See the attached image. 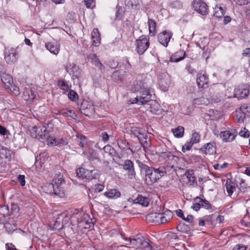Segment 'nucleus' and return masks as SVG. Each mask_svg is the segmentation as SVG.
<instances>
[{
    "instance_id": "obj_1",
    "label": "nucleus",
    "mask_w": 250,
    "mask_h": 250,
    "mask_svg": "<svg viewBox=\"0 0 250 250\" xmlns=\"http://www.w3.org/2000/svg\"><path fill=\"white\" fill-rule=\"evenodd\" d=\"M151 79L145 78L140 81H136L134 83V89L135 91L139 92L140 95L129 100L131 104L143 105L146 104L150 101L152 95L150 91L151 87Z\"/></svg>"
},
{
    "instance_id": "obj_2",
    "label": "nucleus",
    "mask_w": 250,
    "mask_h": 250,
    "mask_svg": "<svg viewBox=\"0 0 250 250\" xmlns=\"http://www.w3.org/2000/svg\"><path fill=\"white\" fill-rule=\"evenodd\" d=\"M165 174L166 171L163 168H156L150 167L148 170H146L145 173L146 183L147 185L151 186L164 176Z\"/></svg>"
},
{
    "instance_id": "obj_3",
    "label": "nucleus",
    "mask_w": 250,
    "mask_h": 250,
    "mask_svg": "<svg viewBox=\"0 0 250 250\" xmlns=\"http://www.w3.org/2000/svg\"><path fill=\"white\" fill-rule=\"evenodd\" d=\"M131 133L138 138L144 149L147 148L150 146V139L148 138L147 133L144 129L132 126L131 127Z\"/></svg>"
},
{
    "instance_id": "obj_4",
    "label": "nucleus",
    "mask_w": 250,
    "mask_h": 250,
    "mask_svg": "<svg viewBox=\"0 0 250 250\" xmlns=\"http://www.w3.org/2000/svg\"><path fill=\"white\" fill-rule=\"evenodd\" d=\"M93 226L94 222L90 215L83 212L80 213L77 218V227L78 229L82 230L83 229H91Z\"/></svg>"
},
{
    "instance_id": "obj_5",
    "label": "nucleus",
    "mask_w": 250,
    "mask_h": 250,
    "mask_svg": "<svg viewBox=\"0 0 250 250\" xmlns=\"http://www.w3.org/2000/svg\"><path fill=\"white\" fill-rule=\"evenodd\" d=\"M149 39L148 36L142 35L136 40V50L139 54H143L146 51L150 45Z\"/></svg>"
},
{
    "instance_id": "obj_6",
    "label": "nucleus",
    "mask_w": 250,
    "mask_h": 250,
    "mask_svg": "<svg viewBox=\"0 0 250 250\" xmlns=\"http://www.w3.org/2000/svg\"><path fill=\"white\" fill-rule=\"evenodd\" d=\"M5 60L7 63L13 64L15 63L19 56L20 51L19 47L7 48L5 51Z\"/></svg>"
},
{
    "instance_id": "obj_7",
    "label": "nucleus",
    "mask_w": 250,
    "mask_h": 250,
    "mask_svg": "<svg viewBox=\"0 0 250 250\" xmlns=\"http://www.w3.org/2000/svg\"><path fill=\"white\" fill-rule=\"evenodd\" d=\"M194 11L203 16H206L209 13L208 6L203 0H193L192 2Z\"/></svg>"
},
{
    "instance_id": "obj_8",
    "label": "nucleus",
    "mask_w": 250,
    "mask_h": 250,
    "mask_svg": "<svg viewBox=\"0 0 250 250\" xmlns=\"http://www.w3.org/2000/svg\"><path fill=\"white\" fill-rule=\"evenodd\" d=\"M42 191L50 196L54 197V198H62V191L58 190V189L55 188V186L53 185V183H46L43 185V186L41 187Z\"/></svg>"
},
{
    "instance_id": "obj_9",
    "label": "nucleus",
    "mask_w": 250,
    "mask_h": 250,
    "mask_svg": "<svg viewBox=\"0 0 250 250\" xmlns=\"http://www.w3.org/2000/svg\"><path fill=\"white\" fill-rule=\"evenodd\" d=\"M250 94V85L243 84L236 87L234 90V97L238 99L247 98Z\"/></svg>"
},
{
    "instance_id": "obj_10",
    "label": "nucleus",
    "mask_w": 250,
    "mask_h": 250,
    "mask_svg": "<svg viewBox=\"0 0 250 250\" xmlns=\"http://www.w3.org/2000/svg\"><path fill=\"white\" fill-rule=\"evenodd\" d=\"M53 182H54L53 185L55 186V188H56L59 191V190H61L62 196L64 197L65 192L63 185L65 184V181L63 175L60 172L56 173L54 177Z\"/></svg>"
},
{
    "instance_id": "obj_11",
    "label": "nucleus",
    "mask_w": 250,
    "mask_h": 250,
    "mask_svg": "<svg viewBox=\"0 0 250 250\" xmlns=\"http://www.w3.org/2000/svg\"><path fill=\"white\" fill-rule=\"evenodd\" d=\"M172 35V32L165 30L158 34L157 36L158 41L164 46L167 47Z\"/></svg>"
},
{
    "instance_id": "obj_12",
    "label": "nucleus",
    "mask_w": 250,
    "mask_h": 250,
    "mask_svg": "<svg viewBox=\"0 0 250 250\" xmlns=\"http://www.w3.org/2000/svg\"><path fill=\"white\" fill-rule=\"evenodd\" d=\"M119 166H122L123 168L127 171V174L130 179L135 177L136 173L134 170L133 163L129 159L125 160L123 164H118Z\"/></svg>"
},
{
    "instance_id": "obj_13",
    "label": "nucleus",
    "mask_w": 250,
    "mask_h": 250,
    "mask_svg": "<svg viewBox=\"0 0 250 250\" xmlns=\"http://www.w3.org/2000/svg\"><path fill=\"white\" fill-rule=\"evenodd\" d=\"M216 143L210 142L205 144L199 149V152L202 154H213L216 152Z\"/></svg>"
},
{
    "instance_id": "obj_14",
    "label": "nucleus",
    "mask_w": 250,
    "mask_h": 250,
    "mask_svg": "<svg viewBox=\"0 0 250 250\" xmlns=\"http://www.w3.org/2000/svg\"><path fill=\"white\" fill-rule=\"evenodd\" d=\"M66 70L70 75L72 76L73 79H79L81 75V71L78 67L74 63H70L66 68Z\"/></svg>"
},
{
    "instance_id": "obj_15",
    "label": "nucleus",
    "mask_w": 250,
    "mask_h": 250,
    "mask_svg": "<svg viewBox=\"0 0 250 250\" xmlns=\"http://www.w3.org/2000/svg\"><path fill=\"white\" fill-rule=\"evenodd\" d=\"M196 82L199 88H203L208 83V77L204 71L199 72L197 75Z\"/></svg>"
},
{
    "instance_id": "obj_16",
    "label": "nucleus",
    "mask_w": 250,
    "mask_h": 250,
    "mask_svg": "<svg viewBox=\"0 0 250 250\" xmlns=\"http://www.w3.org/2000/svg\"><path fill=\"white\" fill-rule=\"evenodd\" d=\"M193 229V224L188 225L185 223L180 221L177 226L176 229L178 231L190 235L191 230Z\"/></svg>"
},
{
    "instance_id": "obj_17",
    "label": "nucleus",
    "mask_w": 250,
    "mask_h": 250,
    "mask_svg": "<svg viewBox=\"0 0 250 250\" xmlns=\"http://www.w3.org/2000/svg\"><path fill=\"white\" fill-rule=\"evenodd\" d=\"M147 103H149L148 104L150 105L151 113L155 115H160L161 114L163 109L157 102L155 100H152L151 98L150 101Z\"/></svg>"
},
{
    "instance_id": "obj_18",
    "label": "nucleus",
    "mask_w": 250,
    "mask_h": 250,
    "mask_svg": "<svg viewBox=\"0 0 250 250\" xmlns=\"http://www.w3.org/2000/svg\"><path fill=\"white\" fill-rule=\"evenodd\" d=\"M88 59L93 65L98 68L100 70H102L104 69V66L101 62L99 59L96 54H90L88 57Z\"/></svg>"
},
{
    "instance_id": "obj_19",
    "label": "nucleus",
    "mask_w": 250,
    "mask_h": 250,
    "mask_svg": "<svg viewBox=\"0 0 250 250\" xmlns=\"http://www.w3.org/2000/svg\"><path fill=\"white\" fill-rule=\"evenodd\" d=\"M105 197L110 199H117L119 198L121 193L120 191L116 188H109L104 193Z\"/></svg>"
},
{
    "instance_id": "obj_20",
    "label": "nucleus",
    "mask_w": 250,
    "mask_h": 250,
    "mask_svg": "<svg viewBox=\"0 0 250 250\" xmlns=\"http://www.w3.org/2000/svg\"><path fill=\"white\" fill-rule=\"evenodd\" d=\"M45 48L51 53L57 55L59 51L60 45L57 42H49L45 44Z\"/></svg>"
},
{
    "instance_id": "obj_21",
    "label": "nucleus",
    "mask_w": 250,
    "mask_h": 250,
    "mask_svg": "<svg viewBox=\"0 0 250 250\" xmlns=\"http://www.w3.org/2000/svg\"><path fill=\"white\" fill-rule=\"evenodd\" d=\"M159 212H152L148 213L146 217V220L149 223H153L160 224L161 220Z\"/></svg>"
},
{
    "instance_id": "obj_22",
    "label": "nucleus",
    "mask_w": 250,
    "mask_h": 250,
    "mask_svg": "<svg viewBox=\"0 0 250 250\" xmlns=\"http://www.w3.org/2000/svg\"><path fill=\"white\" fill-rule=\"evenodd\" d=\"M91 39L92 44L95 46H98L101 43L100 33L98 28L93 29L91 33Z\"/></svg>"
},
{
    "instance_id": "obj_23",
    "label": "nucleus",
    "mask_w": 250,
    "mask_h": 250,
    "mask_svg": "<svg viewBox=\"0 0 250 250\" xmlns=\"http://www.w3.org/2000/svg\"><path fill=\"white\" fill-rule=\"evenodd\" d=\"M186 54L183 50H179L172 54L170 58V62H177L183 60L186 57Z\"/></svg>"
},
{
    "instance_id": "obj_24",
    "label": "nucleus",
    "mask_w": 250,
    "mask_h": 250,
    "mask_svg": "<svg viewBox=\"0 0 250 250\" xmlns=\"http://www.w3.org/2000/svg\"><path fill=\"white\" fill-rule=\"evenodd\" d=\"M133 204H138L143 207H147L149 204V200L146 196L138 195L136 198L133 200Z\"/></svg>"
},
{
    "instance_id": "obj_25",
    "label": "nucleus",
    "mask_w": 250,
    "mask_h": 250,
    "mask_svg": "<svg viewBox=\"0 0 250 250\" xmlns=\"http://www.w3.org/2000/svg\"><path fill=\"white\" fill-rule=\"evenodd\" d=\"M159 213L161 215H160L161 224H165L168 222L173 217L172 212L168 209L163 212H159Z\"/></svg>"
},
{
    "instance_id": "obj_26",
    "label": "nucleus",
    "mask_w": 250,
    "mask_h": 250,
    "mask_svg": "<svg viewBox=\"0 0 250 250\" xmlns=\"http://www.w3.org/2000/svg\"><path fill=\"white\" fill-rule=\"evenodd\" d=\"M147 24L149 35L151 37L154 36L156 34V21L152 19L148 18Z\"/></svg>"
},
{
    "instance_id": "obj_27",
    "label": "nucleus",
    "mask_w": 250,
    "mask_h": 250,
    "mask_svg": "<svg viewBox=\"0 0 250 250\" xmlns=\"http://www.w3.org/2000/svg\"><path fill=\"white\" fill-rule=\"evenodd\" d=\"M126 71L121 69L115 71L111 75V78L115 82L121 81L122 79L126 75Z\"/></svg>"
},
{
    "instance_id": "obj_28",
    "label": "nucleus",
    "mask_w": 250,
    "mask_h": 250,
    "mask_svg": "<svg viewBox=\"0 0 250 250\" xmlns=\"http://www.w3.org/2000/svg\"><path fill=\"white\" fill-rule=\"evenodd\" d=\"M9 215V208L6 205L0 206V222L6 221V218Z\"/></svg>"
},
{
    "instance_id": "obj_29",
    "label": "nucleus",
    "mask_w": 250,
    "mask_h": 250,
    "mask_svg": "<svg viewBox=\"0 0 250 250\" xmlns=\"http://www.w3.org/2000/svg\"><path fill=\"white\" fill-rule=\"evenodd\" d=\"M50 125H51V124H45L42 128H40V131L38 133V134H39V135L38 136L37 139L39 140L40 139H44L45 137V136L49 134L50 130H48V128L49 127Z\"/></svg>"
},
{
    "instance_id": "obj_30",
    "label": "nucleus",
    "mask_w": 250,
    "mask_h": 250,
    "mask_svg": "<svg viewBox=\"0 0 250 250\" xmlns=\"http://www.w3.org/2000/svg\"><path fill=\"white\" fill-rule=\"evenodd\" d=\"M220 137L222 138L223 140L226 142H231L235 139L236 135L231 133L229 131H225L221 132Z\"/></svg>"
},
{
    "instance_id": "obj_31",
    "label": "nucleus",
    "mask_w": 250,
    "mask_h": 250,
    "mask_svg": "<svg viewBox=\"0 0 250 250\" xmlns=\"http://www.w3.org/2000/svg\"><path fill=\"white\" fill-rule=\"evenodd\" d=\"M185 175L188 180L190 185L197 186V183L196 180V177L194 176V171L192 169H188L186 171Z\"/></svg>"
},
{
    "instance_id": "obj_32",
    "label": "nucleus",
    "mask_w": 250,
    "mask_h": 250,
    "mask_svg": "<svg viewBox=\"0 0 250 250\" xmlns=\"http://www.w3.org/2000/svg\"><path fill=\"white\" fill-rule=\"evenodd\" d=\"M159 87L163 91H167L170 85V80L168 77H165L160 80Z\"/></svg>"
},
{
    "instance_id": "obj_33",
    "label": "nucleus",
    "mask_w": 250,
    "mask_h": 250,
    "mask_svg": "<svg viewBox=\"0 0 250 250\" xmlns=\"http://www.w3.org/2000/svg\"><path fill=\"white\" fill-rule=\"evenodd\" d=\"M0 77L2 82L7 87L10 86L13 82L11 76L6 74L5 72L0 74Z\"/></svg>"
},
{
    "instance_id": "obj_34",
    "label": "nucleus",
    "mask_w": 250,
    "mask_h": 250,
    "mask_svg": "<svg viewBox=\"0 0 250 250\" xmlns=\"http://www.w3.org/2000/svg\"><path fill=\"white\" fill-rule=\"evenodd\" d=\"M125 241L128 242V244L132 246V248H140L142 242V238L137 239H131L130 238H123Z\"/></svg>"
},
{
    "instance_id": "obj_35",
    "label": "nucleus",
    "mask_w": 250,
    "mask_h": 250,
    "mask_svg": "<svg viewBox=\"0 0 250 250\" xmlns=\"http://www.w3.org/2000/svg\"><path fill=\"white\" fill-rule=\"evenodd\" d=\"M82 155H86V158L90 162H93L95 160H97L98 162L101 161L100 159L98 158V153L94 151H89L88 153L86 154L83 150L82 151Z\"/></svg>"
},
{
    "instance_id": "obj_36",
    "label": "nucleus",
    "mask_w": 250,
    "mask_h": 250,
    "mask_svg": "<svg viewBox=\"0 0 250 250\" xmlns=\"http://www.w3.org/2000/svg\"><path fill=\"white\" fill-rule=\"evenodd\" d=\"M98 170L96 169L92 170L85 169V178L86 179H96L98 175Z\"/></svg>"
},
{
    "instance_id": "obj_37",
    "label": "nucleus",
    "mask_w": 250,
    "mask_h": 250,
    "mask_svg": "<svg viewBox=\"0 0 250 250\" xmlns=\"http://www.w3.org/2000/svg\"><path fill=\"white\" fill-rule=\"evenodd\" d=\"M227 191L229 195L231 196L235 190V187L234 183L230 179H228L226 183Z\"/></svg>"
},
{
    "instance_id": "obj_38",
    "label": "nucleus",
    "mask_w": 250,
    "mask_h": 250,
    "mask_svg": "<svg viewBox=\"0 0 250 250\" xmlns=\"http://www.w3.org/2000/svg\"><path fill=\"white\" fill-rule=\"evenodd\" d=\"M239 182L237 181L239 185H237V187L238 188L239 190L243 192H248L250 188V186H248L245 181L243 179H239Z\"/></svg>"
},
{
    "instance_id": "obj_39",
    "label": "nucleus",
    "mask_w": 250,
    "mask_h": 250,
    "mask_svg": "<svg viewBox=\"0 0 250 250\" xmlns=\"http://www.w3.org/2000/svg\"><path fill=\"white\" fill-rule=\"evenodd\" d=\"M12 154V152L6 147H2L0 149V157L1 158L10 159Z\"/></svg>"
},
{
    "instance_id": "obj_40",
    "label": "nucleus",
    "mask_w": 250,
    "mask_h": 250,
    "mask_svg": "<svg viewBox=\"0 0 250 250\" xmlns=\"http://www.w3.org/2000/svg\"><path fill=\"white\" fill-rule=\"evenodd\" d=\"M226 13L225 9L221 6H216L214 8V16L217 18H221Z\"/></svg>"
},
{
    "instance_id": "obj_41",
    "label": "nucleus",
    "mask_w": 250,
    "mask_h": 250,
    "mask_svg": "<svg viewBox=\"0 0 250 250\" xmlns=\"http://www.w3.org/2000/svg\"><path fill=\"white\" fill-rule=\"evenodd\" d=\"M184 128L182 126H179L177 128L172 129L173 135L177 138H181L184 134Z\"/></svg>"
},
{
    "instance_id": "obj_42",
    "label": "nucleus",
    "mask_w": 250,
    "mask_h": 250,
    "mask_svg": "<svg viewBox=\"0 0 250 250\" xmlns=\"http://www.w3.org/2000/svg\"><path fill=\"white\" fill-rule=\"evenodd\" d=\"M24 99L26 101H32L35 98L34 92L30 89H26L23 93Z\"/></svg>"
},
{
    "instance_id": "obj_43",
    "label": "nucleus",
    "mask_w": 250,
    "mask_h": 250,
    "mask_svg": "<svg viewBox=\"0 0 250 250\" xmlns=\"http://www.w3.org/2000/svg\"><path fill=\"white\" fill-rule=\"evenodd\" d=\"M62 115L64 117H71L73 119H75L77 116L75 112L68 108L62 109Z\"/></svg>"
},
{
    "instance_id": "obj_44",
    "label": "nucleus",
    "mask_w": 250,
    "mask_h": 250,
    "mask_svg": "<svg viewBox=\"0 0 250 250\" xmlns=\"http://www.w3.org/2000/svg\"><path fill=\"white\" fill-rule=\"evenodd\" d=\"M90 107L91 105L89 102L86 100H83L80 106V110L83 114L87 115L86 114V111Z\"/></svg>"
},
{
    "instance_id": "obj_45",
    "label": "nucleus",
    "mask_w": 250,
    "mask_h": 250,
    "mask_svg": "<svg viewBox=\"0 0 250 250\" xmlns=\"http://www.w3.org/2000/svg\"><path fill=\"white\" fill-rule=\"evenodd\" d=\"M76 140L77 145L82 148H83L86 144V137L82 135H77Z\"/></svg>"
},
{
    "instance_id": "obj_46",
    "label": "nucleus",
    "mask_w": 250,
    "mask_h": 250,
    "mask_svg": "<svg viewBox=\"0 0 250 250\" xmlns=\"http://www.w3.org/2000/svg\"><path fill=\"white\" fill-rule=\"evenodd\" d=\"M58 84L62 90L65 91H68L69 90L70 87H71V85H69L67 83L63 80L59 81Z\"/></svg>"
},
{
    "instance_id": "obj_47",
    "label": "nucleus",
    "mask_w": 250,
    "mask_h": 250,
    "mask_svg": "<svg viewBox=\"0 0 250 250\" xmlns=\"http://www.w3.org/2000/svg\"><path fill=\"white\" fill-rule=\"evenodd\" d=\"M240 110L244 114H248V116H250V104L247 103L241 105Z\"/></svg>"
},
{
    "instance_id": "obj_48",
    "label": "nucleus",
    "mask_w": 250,
    "mask_h": 250,
    "mask_svg": "<svg viewBox=\"0 0 250 250\" xmlns=\"http://www.w3.org/2000/svg\"><path fill=\"white\" fill-rule=\"evenodd\" d=\"M119 147L123 150H130L132 151V149L130 147V143L126 142L125 141L122 140L118 143Z\"/></svg>"
},
{
    "instance_id": "obj_49",
    "label": "nucleus",
    "mask_w": 250,
    "mask_h": 250,
    "mask_svg": "<svg viewBox=\"0 0 250 250\" xmlns=\"http://www.w3.org/2000/svg\"><path fill=\"white\" fill-rule=\"evenodd\" d=\"M160 156L165 159L166 161L171 160L174 157L172 153L168 151L161 152Z\"/></svg>"
},
{
    "instance_id": "obj_50",
    "label": "nucleus",
    "mask_w": 250,
    "mask_h": 250,
    "mask_svg": "<svg viewBox=\"0 0 250 250\" xmlns=\"http://www.w3.org/2000/svg\"><path fill=\"white\" fill-rule=\"evenodd\" d=\"M215 215L212 214L209 215H206L204 216V218L206 222L210 223L212 225H215Z\"/></svg>"
},
{
    "instance_id": "obj_51",
    "label": "nucleus",
    "mask_w": 250,
    "mask_h": 250,
    "mask_svg": "<svg viewBox=\"0 0 250 250\" xmlns=\"http://www.w3.org/2000/svg\"><path fill=\"white\" fill-rule=\"evenodd\" d=\"M68 97L71 101H75L76 100L78 99L79 96L75 91L70 90L68 93Z\"/></svg>"
},
{
    "instance_id": "obj_52",
    "label": "nucleus",
    "mask_w": 250,
    "mask_h": 250,
    "mask_svg": "<svg viewBox=\"0 0 250 250\" xmlns=\"http://www.w3.org/2000/svg\"><path fill=\"white\" fill-rule=\"evenodd\" d=\"M61 222V218L60 216H59L56 219L54 224V228L56 229L60 230L63 228Z\"/></svg>"
},
{
    "instance_id": "obj_53",
    "label": "nucleus",
    "mask_w": 250,
    "mask_h": 250,
    "mask_svg": "<svg viewBox=\"0 0 250 250\" xmlns=\"http://www.w3.org/2000/svg\"><path fill=\"white\" fill-rule=\"evenodd\" d=\"M151 243L148 239H146L144 237H142V242L140 248L145 250Z\"/></svg>"
},
{
    "instance_id": "obj_54",
    "label": "nucleus",
    "mask_w": 250,
    "mask_h": 250,
    "mask_svg": "<svg viewBox=\"0 0 250 250\" xmlns=\"http://www.w3.org/2000/svg\"><path fill=\"white\" fill-rule=\"evenodd\" d=\"M39 129L40 127H38L36 125L33 126L32 128L30 131L31 136L32 137L34 138H37L38 136L39 135V134H38V133L40 131Z\"/></svg>"
},
{
    "instance_id": "obj_55",
    "label": "nucleus",
    "mask_w": 250,
    "mask_h": 250,
    "mask_svg": "<svg viewBox=\"0 0 250 250\" xmlns=\"http://www.w3.org/2000/svg\"><path fill=\"white\" fill-rule=\"evenodd\" d=\"M200 140V136L196 132L192 133L190 142L193 143V144L198 143Z\"/></svg>"
},
{
    "instance_id": "obj_56",
    "label": "nucleus",
    "mask_w": 250,
    "mask_h": 250,
    "mask_svg": "<svg viewBox=\"0 0 250 250\" xmlns=\"http://www.w3.org/2000/svg\"><path fill=\"white\" fill-rule=\"evenodd\" d=\"M7 88H9L13 92V94L15 95H19L20 93L19 88L13 84V83H11V85H10V86L8 87Z\"/></svg>"
},
{
    "instance_id": "obj_57",
    "label": "nucleus",
    "mask_w": 250,
    "mask_h": 250,
    "mask_svg": "<svg viewBox=\"0 0 250 250\" xmlns=\"http://www.w3.org/2000/svg\"><path fill=\"white\" fill-rule=\"evenodd\" d=\"M167 238L170 241H173L178 240L179 237L176 233L169 231L167 234Z\"/></svg>"
},
{
    "instance_id": "obj_58",
    "label": "nucleus",
    "mask_w": 250,
    "mask_h": 250,
    "mask_svg": "<svg viewBox=\"0 0 250 250\" xmlns=\"http://www.w3.org/2000/svg\"><path fill=\"white\" fill-rule=\"evenodd\" d=\"M85 169L83 167H80L76 170L77 175L80 178H85Z\"/></svg>"
},
{
    "instance_id": "obj_59",
    "label": "nucleus",
    "mask_w": 250,
    "mask_h": 250,
    "mask_svg": "<svg viewBox=\"0 0 250 250\" xmlns=\"http://www.w3.org/2000/svg\"><path fill=\"white\" fill-rule=\"evenodd\" d=\"M103 150L105 153H108L110 155H112L115 152V149L109 145L104 146Z\"/></svg>"
},
{
    "instance_id": "obj_60",
    "label": "nucleus",
    "mask_w": 250,
    "mask_h": 250,
    "mask_svg": "<svg viewBox=\"0 0 250 250\" xmlns=\"http://www.w3.org/2000/svg\"><path fill=\"white\" fill-rule=\"evenodd\" d=\"M60 216L61 217H62V218L61 219V222L63 227L64 228L68 224L70 220V217L66 215L63 216L62 215H60Z\"/></svg>"
},
{
    "instance_id": "obj_61",
    "label": "nucleus",
    "mask_w": 250,
    "mask_h": 250,
    "mask_svg": "<svg viewBox=\"0 0 250 250\" xmlns=\"http://www.w3.org/2000/svg\"><path fill=\"white\" fill-rule=\"evenodd\" d=\"M137 162L141 170H144L145 173H146V170H148L150 167L139 160L137 161Z\"/></svg>"
},
{
    "instance_id": "obj_62",
    "label": "nucleus",
    "mask_w": 250,
    "mask_h": 250,
    "mask_svg": "<svg viewBox=\"0 0 250 250\" xmlns=\"http://www.w3.org/2000/svg\"><path fill=\"white\" fill-rule=\"evenodd\" d=\"M193 144L191 142L186 143L185 145L183 146L182 151L183 152H185L186 151L189 150L192 147Z\"/></svg>"
},
{
    "instance_id": "obj_63",
    "label": "nucleus",
    "mask_w": 250,
    "mask_h": 250,
    "mask_svg": "<svg viewBox=\"0 0 250 250\" xmlns=\"http://www.w3.org/2000/svg\"><path fill=\"white\" fill-rule=\"evenodd\" d=\"M100 136L101 137L103 142H106L109 140V137L111 136V135H108L105 131H103L101 133Z\"/></svg>"
},
{
    "instance_id": "obj_64",
    "label": "nucleus",
    "mask_w": 250,
    "mask_h": 250,
    "mask_svg": "<svg viewBox=\"0 0 250 250\" xmlns=\"http://www.w3.org/2000/svg\"><path fill=\"white\" fill-rule=\"evenodd\" d=\"M247 247L242 244H237L232 250H247Z\"/></svg>"
}]
</instances>
